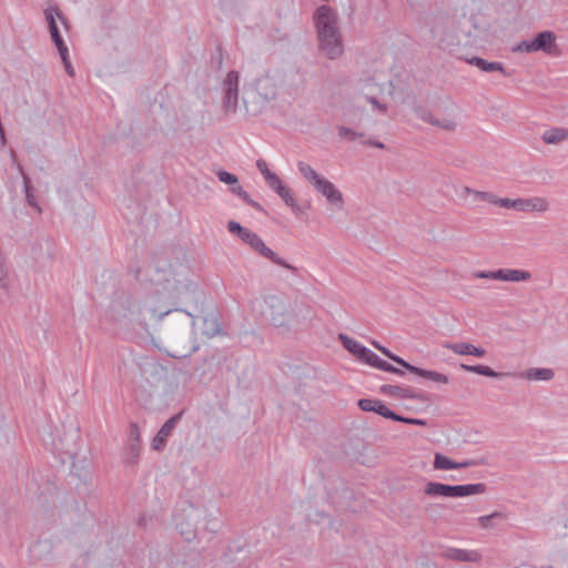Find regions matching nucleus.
<instances>
[{
  "mask_svg": "<svg viewBox=\"0 0 568 568\" xmlns=\"http://www.w3.org/2000/svg\"><path fill=\"white\" fill-rule=\"evenodd\" d=\"M373 413L379 414L381 416L389 419H394L395 414L390 410L386 405L383 404L382 400L376 399V405H374Z\"/></svg>",
  "mask_w": 568,
  "mask_h": 568,
  "instance_id": "36",
  "label": "nucleus"
},
{
  "mask_svg": "<svg viewBox=\"0 0 568 568\" xmlns=\"http://www.w3.org/2000/svg\"><path fill=\"white\" fill-rule=\"evenodd\" d=\"M243 190L244 189L239 184V181L236 184L230 185V191L236 196H239Z\"/></svg>",
  "mask_w": 568,
  "mask_h": 568,
  "instance_id": "55",
  "label": "nucleus"
},
{
  "mask_svg": "<svg viewBox=\"0 0 568 568\" xmlns=\"http://www.w3.org/2000/svg\"><path fill=\"white\" fill-rule=\"evenodd\" d=\"M53 43L60 54L61 60H65V58L69 57V49L64 43L63 39L61 38L60 40H57Z\"/></svg>",
  "mask_w": 568,
  "mask_h": 568,
  "instance_id": "47",
  "label": "nucleus"
},
{
  "mask_svg": "<svg viewBox=\"0 0 568 568\" xmlns=\"http://www.w3.org/2000/svg\"><path fill=\"white\" fill-rule=\"evenodd\" d=\"M387 372H388V373L396 374V375H400V376H403V375H404V371H402V369H399V368H397V367H395V366H393V365H392V369H388Z\"/></svg>",
  "mask_w": 568,
  "mask_h": 568,
  "instance_id": "57",
  "label": "nucleus"
},
{
  "mask_svg": "<svg viewBox=\"0 0 568 568\" xmlns=\"http://www.w3.org/2000/svg\"><path fill=\"white\" fill-rule=\"evenodd\" d=\"M506 515L500 511H495L490 515L480 516L477 518L478 524L484 529H491L496 526L497 520H504Z\"/></svg>",
  "mask_w": 568,
  "mask_h": 568,
  "instance_id": "27",
  "label": "nucleus"
},
{
  "mask_svg": "<svg viewBox=\"0 0 568 568\" xmlns=\"http://www.w3.org/2000/svg\"><path fill=\"white\" fill-rule=\"evenodd\" d=\"M190 268L186 265L179 264L176 268L170 266L168 275L163 276L165 282V288L174 293L176 297H181L184 294L191 293L193 296H197L201 292L196 285L190 280Z\"/></svg>",
  "mask_w": 568,
  "mask_h": 568,
  "instance_id": "4",
  "label": "nucleus"
},
{
  "mask_svg": "<svg viewBox=\"0 0 568 568\" xmlns=\"http://www.w3.org/2000/svg\"><path fill=\"white\" fill-rule=\"evenodd\" d=\"M363 363H366L373 367H376L383 372H387L388 369H392V364L387 363L386 361L382 359L377 354H375L373 351H368L367 356L365 357V361Z\"/></svg>",
  "mask_w": 568,
  "mask_h": 568,
  "instance_id": "28",
  "label": "nucleus"
},
{
  "mask_svg": "<svg viewBox=\"0 0 568 568\" xmlns=\"http://www.w3.org/2000/svg\"><path fill=\"white\" fill-rule=\"evenodd\" d=\"M394 417L395 418L393 420H396V422H402V423L412 424V425H419V426L426 425V420L419 419V418H409V417H404V416H400L397 414H395Z\"/></svg>",
  "mask_w": 568,
  "mask_h": 568,
  "instance_id": "45",
  "label": "nucleus"
},
{
  "mask_svg": "<svg viewBox=\"0 0 568 568\" xmlns=\"http://www.w3.org/2000/svg\"><path fill=\"white\" fill-rule=\"evenodd\" d=\"M414 112L416 113V115L423 120L424 122H427L429 124H433V121L435 119V116L432 114L430 111H428L427 109L420 106V105H416L414 108Z\"/></svg>",
  "mask_w": 568,
  "mask_h": 568,
  "instance_id": "40",
  "label": "nucleus"
},
{
  "mask_svg": "<svg viewBox=\"0 0 568 568\" xmlns=\"http://www.w3.org/2000/svg\"><path fill=\"white\" fill-rule=\"evenodd\" d=\"M437 555L446 560L458 562H479L483 555L477 549H462L450 546H439Z\"/></svg>",
  "mask_w": 568,
  "mask_h": 568,
  "instance_id": "6",
  "label": "nucleus"
},
{
  "mask_svg": "<svg viewBox=\"0 0 568 568\" xmlns=\"http://www.w3.org/2000/svg\"><path fill=\"white\" fill-rule=\"evenodd\" d=\"M366 100L376 109H378L381 112H386L387 106L383 103H381L375 97L366 95Z\"/></svg>",
  "mask_w": 568,
  "mask_h": 568,
  "instance_id": "52",
  "label": "nucleus"
},
{
  "mask_svg": "<svg viewBox=\"0 0 568 568\" xmlns=\"http://www.w3.org/2000/svg\"><path fill=\"white\" fill-rule=\"evenodd\" d=\"M337 132H338V135L342 139H345V140H348V141H354V140H356L358 138H363L364 136V133L356 132L355 130H353L351 128H347L345 125H339L337 128Z\"/></svg>",
  "mask_w": 568,
  "mask_h": 568,
  "instance_id": "33",
  "label": "nucleus"
},
{
  "mask_svg": "<svg viewBox=\"0 0 568 568\" xmlns=\"http://www.w3.org/2000/svg\"><path fill=\"white\" fill-rule=\"evenodd\" d=\"M374 405H376V399L362 398V399L358 400V407L363 412H373Z\"/></svg>",
  "mask_w": 568,
  "mask_h": 568,
  "instance_id": "48",
  "label": "nucleus"
},
{
  "mask_svg": "<svg viewBox=\"0 0 568 568\" xmlns=\"http://www.w3.org/2000/svg\"><path fill=\"white\" fill-rule=\"evenodd\" d=\"M514 52H535L534 41L523 40L516 47L513 48Z\"/></svg>",
  "mask_w": 568,
  "mask_h": 568,
  "instance_id": "42",
  "label": "nucleus"
},
{
  "mask_svg": "<svg viewBox=\"0 0 568 568\" xmlns=\"http://www.w3.org/2000/svg\"><path fill=\"white\" fill-rule=\"evenodd\" d=\"M10 156H11L13 165L17 168L18 172L21 174V176L23 179L24 194H26V200H27L28 204L30 206L34 207L38 212H41V207L39 206L37 197L33 193V187L31 185V181H30L29 176L26 174L23 168L18 163L17 155L13 150L10 151Z\"/></svg>",
  "mask_w": 568,
  "mask_h": 568,
  "instance_id": "13",
  "label": "nucleus"
},
{
  "mask_svg": "<svg viewBox=\"0 0 568 568\" xmlns=\"http://www.w3.org/2000/svg\"><path fill=\"white\" fill-rule=\"evenodd\" d=\"M318 53L328 60H339L345 45L337 12L327 4L320 6L313 13Z\"/></svg>",
  "mask_w": 568,
  "mask_h": 568,
  "instance_id": "1",
  "label": "nucleus"
},
{
  "mask_svg": "<svg viewBox=\"0 0 568 568\" xmlns=\"http://www.w3.org/2000/svg\"><path fill=\"white\" fill-rule=\"evenodd\" d=\"M478 463L474 459H467L463 462H454L447 456L436 453L434 457L433 466L438 470H448V469H462L471 466H476Z\"/></svg>",
  "mask_w": 568,
  "mask_h": 568,
  "instance_id": "12",
  "label": "nucleus"
},
{
  "mask_svg": "<svg viewBox=\"0 0 568 568\" xmlns=\"http://www.w3.org/2000/svg\"><path fill=\"white\" fill-rule=\"evenodd\" d=\"M495 205H498L500 207H504V209H511V210H515L517 209V199H508V197H498L496 195V202H494Z\"/></svg>",
  "mask_w": 568,
  "mask_h": 568,
  "instance_id": "41",
  "label": "nucleus"
},
{
  "mask_svg": "<svg viewBox=\"0 0 568 568\" xmlns=\"http://www.w3.org/2000/svg\"><path fill=\"white\" fill-rule=\"evenodd\" d=\"M363 143L367 144V145H371V146H374V148H378V149H384L385 148L384 143H382L379 141H376V140H367V141H364Z\"/></svg>",
  "mask_w": 568,
  "mask_h": 568,
  "instance_id": "56",
  "label": "nucleus"
},
{
  "mask_svg": "<svg viewBox=\"0 0 568 568\" xmlns=\"http://www.w3.org/2000/svg\"><path fill=\"white\" fill-rule=\"evenodd\" d=\"M141 444H125V450H124V462L128 464V465H133L135 464L139 458H140V454H141Z\"/></svg>",
  "mask_w": 568,
  "mask_h": 568,
  "instance_id": "29",
  "label": "nucleus"
},
{
  "mask_svg": "<svg viewBox=\"0 0 568 568\" xmlns=\"http://www.w3.org/2000/svg\"><path fill=\"white\" fill-rule=\"evenodd\" d=\"M381 392L385 395H388L392 397H397L400 399L417 398V396L415 395V393L412 388L399 386V385H383L381 387Z\"/></svg>",
  "mask_w": 568,
  "mask_h": 568,
  "instance_id": "19",
  "label": "nucleus"
},
{
  "mask_svg": "<svg viewBox=\"0 0 568 568\" xmlns=\"http://www.w3.org/2000/svg\"><path fill=\"white\" fill-rule=\"evenodd\" d=\"M49 31H50V36H51L52 42H54L57 40H60L62 38L58 27L57 28H51Z\"/></svg>",
  "mask_w": 568,
  "mask_h": 568,
  "instance_id": "54",
  "label": "nucleus"
},
{
  "mask_svg": "<svg viewBox=\"0 0 568 568\" xmlns=\"http://www.w3.org/2000/svg\"><path fill=\"white\" fill-rule=\"evenodd\" d=\"M142 313V306L139 302L132 300L126 301V312L124 316L139 317Z\"/></svg>",
  "mask_w": 568,
  "mask_h": 568,
  "instance_id": "35",
  "label": "nucleus"
},
{
  "mask_svg": "<svg viewBox=\"0 0 568 568\" xmlns=\"http://www.w3.org/2000/svg\"><path fill=\"white\" fill-rule=\"evenodd\" d=\"M432 125L438 126L439 129H443V130L449 131V132L454 131L457 128L456 121L450 118H444V119L435 118Z\"/></svg>",
  "mask_w": 568,
  "mask_h": 568,
  "instance_id": "34",
  "label": "nucleus"
},
{
  "mask_svg": "<svg viewBox=\"0 0 568 568\" xmlns=\"http://www.w3.org/2000/svg\"><path fill=\"white\" fill-rule=\"evenodd\" d=\"M297 169L301 175L310 182L313 187L321 193L326 201L337 209L344 205V197L342 192L335 186L334 183L320 175L310 164L300 161Z\"/></svg>",
  "mask_w": 568,
  "mask_h": 568,
  "instance_id": "2",
  "label": "nucleus"
},
{
  "mask_svg": "<svg viewBox=\"0 0 568 568\" xmlns=\"http://www.w3.org/2000/svg\"><path fill=\"white\" fill-rule=\"evenodd\" d=\"M464 22L468 24L467 28L458 29L454 36L447 34L445 38H442L440 42L443 45H445L446 48L460 45L463 42V38L466 39L465 43L468 42V39L473 36L471 29L474 26L471 24L469 19L464 18Z\"/></svg>",
  "mask_w": 568,
  "mask_h": 568,
  "instance_id": "15",
  "label": "nucleus"
},
{
  "mask_svg": "<svg viewBox=\"0 0 568 568\" xmlns=\"http://www.w3.org/2000/svg\"><path fill=\"white\" fill-rule=\"evenodd\" d=\"M449 485L429 481L425 486V494L433 497H448Z\"/></svg>",
  "mask_w": 568,
  "mask_h": 568,
  "instance_id": "26",
  "label": "nucleus"
},
{
  "mask_svg": "<svg viewBox=\"0 0 568 568\" xmlns=\"http://www.w3.org/2000/svg\"><path fill=\"white\" fill-rule=\"evenodd\" d=\"M256 168L258 169L261 174L264 176L267 185L278 178L277 174L270 171L267 163L264 160H257Z\"/></svg>",
  "mask_w": 568,
  "mask_h": 568,
  "instance_id": "32",
  "label": "nucleus"
},
{
  "mask_svg": "<svg viewBox=\"0 0 568 568\" xmlns=\"http://www.w3.org/2000/svg\"><path fill=\"white\" fill-rule=\"evenodd\" d=\"M44 17L48 22L49 30L51 28H57L55 19L58 18L62 23H65V18L62 16L61 11L57 6L49 7L44 10Z\"/></svg>",
  "mask_w": 568,
  "mask_h": 568,
  "instance_id": "30",
  "label": "nucleus"
},
{
  "mask_svg": "<svg viewBox=\"0 0 568 568\" xmlns=\"http://www.w3.org/2000/svg\"><path fill=\"white\" fill-rule=\"evenodd\" d=\"M181 534L185 535L186 540H191L195 536V534L193 531L184 532L183 530H181Z\"/></svg>",
  "mask_w": 568,
  "mask_h": 568,
  "instance_id": "58",
  "label": "nucleus"
},
{
  "mask_svg": "<svg viewBox=\"0 0 568 568\" xmlns=\"http://www.w3.org/2000/svg\"><path fill=\"white\" fill-rule=\"evenodd\" d=\"M473 201L474 202L483 201V202L494 204V202H496V194L493 192L475 190Z\"/></svg>",
  "mask_w": 568,
  "mask_h": 568,
  "instance_id": "37",
  "label": "nucleus"
},
{
  "mask_svg": "<svg viewBox=\"0 0 568 568\" xmlns=\"http://www.w3.org/2000/svg\"><path fill=\"white\" fill-rule=\"evenodd\" d=\"M474 192L475 190L469 187V186H463L460 187L458 191H457V194L458 196L462 199V200H467L469 196H474Z\"/></svg>",
  "mask_w": 568,
  "mask_h": 568,
  "instance_id": "50",
  "label": "nucleus"
},
{
  "mask_svg": "<svg viewBox=\"0 0 568 568\" xmlns=\"http://www.w3.org/2000/svg\"><path fill=\"white\" fill-rule=\"evenodd\" d=\"M62 62H63V65H64L65 72H67L70 77H74V74H75V73H74V69H73V67H72V64H71V62H70L69 57H68V58H65V60H62Z\"/></svg>",
  "mask_w": 568,
  "mask_h": 568,
  "instance_id": "53",
  "label": "nucleus"
},
{
  "mask_svg": "<svg viewBox=\"0 0 568 568\" xmlns=\"http://www.w3.org/2000/svg\"><path fill=\"white\" fill-rule=\"evenodd\" d=\"M406 369L409 371L410 373H414V374H416L418 376L428 378V379L434 381L436 383L447 384L448 381H449L448 377L446 375L442 374V373H438V372H435V371L423 369V368L413 366L409 363L407 364Z\"/></svg>",
  "mask_w": 568,
  "mask_h": 568,
  "instance_id": "22",
  "label": "nucleus"
},
{
  "mask_svg": "<svg viewBox=\"0 0 568 568\" xmlns=\"http://www.w3.org/2000/svg\"><path fill=\"white\" fill-rule=\"evenodd\" d=\"M225 97L223 99V108L225 111L234 112L237 106L239 99V73L230 71L223 82Z\"/></svg>",
  "mask_w": 568,
  "mask_h": 568,
  "instance_id": "7",
  "label": "nucleus"
},
{
  "mask_svg": "<svg viewBox=\"0 0 568 568\" xmlns=\"http://www.w3.org/2000/svg\"><path fill=\"white\" fill-rule=\"evenodd\" d=\"M217 178L219 180L222 182V183H225V184H229V185H233V184H236V182L239 181L236 175L227 172V171H219L217 172Z\"/></svg>",
  "mask_w": 568,
  "mask_h": 568,
  "instance_id": "43",
  "label": "nucleus"
},
{
  "mask_svg": "<svg viewBox=\"0 0 568 568\" xmlns=\"http://www.w3.org/2000/svg\"><path fill=\"white\" fill-rule=\"evenodd\" d=\"M556 40V36L551 31L539 32L532 40L536 51H544L549 53Z\"/></svg>",
  "mask_w": 568,
  "mask_h": 568,
  "instance_id": "21",
  "label": "nucleus"
},
{
  "mask_svg": "<svg viewBox=\"0 0 568 568\" xmlns=\"http://www.w3.org/2000/svg\"><path fill=\"white\" fill-rule=\"evenodd\" d=\"M0 288L8 290L9 288V277L8 270L4 264V258L0 254Z\"/></svg>",
  "mask_w": 568,
  "mask_h": 568,
  "instance_id": "39",
  "label": "nucleus"
},
{
  "mask_svg": "<svg viewBox=\"0 0 568 568\" xmlns=\"http://www.w3.org/2000/svg\"><path fill=\"white\" fill-rule=\"evenodd\" d=\"M170 312H171L170 310H166V311L161 313V316H164V315L169 314Z\"/></svg>",
  "mask_w": 568,
  "mask_h": 568,
  "instance_id": "59",
  "label": "nucleus"
},
{
  "mask_svg": "<svg viewBox=\"0 0 568 568\" xmlns=\"http://www.w3.org/2000/svg\"><path fill=\"white\" fill-rule=\"evenodd\" d=\"M255 232L248 230V229H244L243 230V233H241V235H237L244 243L246 244H250L252 242V239L255 236Z\"/></svg>",
  "mask_w": 568,
  "mask_h": 568,
  "instance_id": "51",
  "label": "nucleus"
},
{
  "mask_svg": "<svg viewBox=\"0 0 568 568\" xmlns=\"http://www.w3.org/2000/svg\"><path fill=\"white\" fill-rule=\"evenodd\" d=\"M460 368L465 372L476 373L486 377L499 378L509 375L508 373L496 372L489 366L485 365H467L460 364Z\"/></svg>",
  "mask_w": 568,
  "mask_h": 568,
  "instance_id": "23",
  "label": "nucleus"
},
{
  "mask_svg": "<svg viewBox=\"0 0 568 568\" xmlns=\"http://www.w3.org/2000/svg\"><path fill=\"white\" fill-rule=\"evenodd\" d=\"M475 278H485L504 282H526L531 278V273L517 268H499L495 271H477L473 274Z\"/></svg>",
  "mask_w": 568,
  "mask_h": 568,
  "instance_id": "5",
  "label": "nucleus"
},
{
  "mask_svg": "<svg viewBox=\"0 0 568 568\" xmlns=\"http://www.w3.org/2000/svg\"><path fill=\"white\" fill-rule=\"evenodd\" d=\"M373 346L375 348H377L379 352H382L385 356H387L389 359H392L393 362L397 363L398 365H400L402 367L406 368L407 366V362L404 361L403 358H400L399 356L393 354L389 349H387L386 347L382 346L378 342L376 341H373L372 342Z\"/></svg>",
  "mask_w": 568,
  "mask_h": 568,
  "instance_id": "31",
  "label": "nucleus"
},
{
  "mask_svg": "<svg viewBox=\"0 0 568 568\" xmlns=\"http://www.w3.org/2000/svg\"><path fill=\"white\" fill-rule=\"evenodd\" d=\"M568 139V130L562 128H551L542 134V141L547 144L560 143Z\"/></svg>",
  "mask_w": 568,
  "mask_h": 568,
  "instance_id": "25",
  "label": "nucleus"
},
{
  "mask_svg": "<svg viewBox=\"0 0 568 568\" xmlns=\"http://www.w3.org/2000/svg\"><path fill=\"white\" fill-rule=\"evenodd\" d=\"M487 487L484 483L467 484V485H449L448 497L460 498L471 495H479L486 491Z\"/></svg>",
  "mask_w": 568,
  "mask_h": 568,
  "instance_id": "14",
  "label": "nucleus"
},
{
  "mask_svg": "<svg viewBox=\"0 0 568 568\" xmlns=\"http://www.w3.org/2000/svg\"><path fill=\"white\" fill-rule=\"evenodd\" d=\"M268 186L291 207L294 213H301V207L297 204L291 189L283 183L280 176L274 180Z\"/></svg>",
  "mask_w": 568,
  "mask_h": 568,
  "instance_id": "11",
  "label": "nucleus"
},
{
  "mask_svg": "<svg viewBox=\"0 0 568 568\" xmlns=\"http://www.w3.org/2000/svg\"><path fill=\"white\" fill-rule=\"evenodd\" d=\"M444 347L453 351L457 355H473L475 357H484L486 355V349L466 342L446 343Z\"/></svg>",
  "mask_w": 568,
  "mask_h": 568,
  "instance_id": "16",
  "label": "nucleus"
},
{
  "mask_svg": "<svg viewBox=\"0 0 568 568\" xmlns=\"http://www.w3.org/2000/svg\"><path fill=\"white\" fill-rule=\"evenodd\" d=\"M256 253L262 255L263 257L270 260L274 264L282 266L286 270H290L292 272H296V267L284 261L282 257L278 256L277 253H275L272 248H270L264 241L261 239L258 234H255V236L252 239V242L248 244Z\"/></svg>",
  "mask_w": 568,
  "mask_h": 568,
  "instance_id": "8",
  "label": "nucleus"
},
{
  "mask_svg": "<svg viewBox=\"0 0 568 568\" xmlns=\"http://www.w3.org/2000/svg\"><path fill=\"white\" fill-rule=\"evenodd\" d=\"M469 64L476 65L484 72H495L498 71L504 75H508V72L505 70L504 65L500 62H489L479 57H473L468 60Z\"/></svg>",
  "mask_w": 568,
  "mask_h": 568,
  "instance_id": "20",
  "label": "nucleus"
},
{
  "mask_svg": "<svg viewBox=\"0 0 568 568\" xmlns=\"http://www.w3.org/2000/svg\"><path fill=\"white\" fill-rule=\"evenodd\" d=\"M549 209V202L547 199L541 196H532V197H519L517 199V209L516 211L523 213H544Z\"/></svg>",
  "mask_w": 568,
  "mask_h": 568,
  "instance_id": "9",
  "label": "nucleus"
},
{
  "mask_svg": "<svg viewBox=\"0 0 568 568\" xmlns=\"http://www.w3.org/2000/svg\"><path fill=\"white\" fill-rule=\"evenodd\" d=\"M128 444H141L140 429L136 423H132L129 428Z\"/></svg>",
  "mask_w": 568,
  "mask_h": 568,
  "instance_id": "38",
  "label": "nucleus"
},
{
  "mask_svg": "<svg viewBox=\"0 0 568 568\" xmlns=\"http://www.w3.org/2000/svg\"><path fill=\"white\" fill-rule=\"evenodd\" d=\"M521 377L528 381H550L554 378L555 373L551 368H529L520 374Z\"/></svg>",
  "mask_w": 568,
  "mask_h": 568,
  "instance_id": "24",
  "label": "nucleus"
},
{
  "mask_svg": "<svg viewBox=\"0 0 568 568\" xmlns=\"http://www.w3.org/2000/svg\"><path fill=\"white\" fill-rule=\"evenodd\" d=\"M202 334L207 338H213L222 334V327L217 316L214 313L207 314L202 320Z\"/></svg>",
  "mask_w": 568,
  "mask_h": 568,
  "instance_id": "18",
  "label": "nucleus"
},
{
  "mask_svg": "<svg viewBox=\"0 0 568 568\" xmlns=\"http://www.w3.org/2000/svg\"><path fill=\"white\" fill-rule=\"evenodd\" d=\"M53 43L60 54L61 60H65V58L69 57V49L64 43L63 39L61 38L60 40H57Z\"/></svg>",
  "mask_w": 568,
  "mask_h": 568,
  "instance_id": "46",
  "label": "nucleus"
},
{
  "mask_svg": "<svg viewBox=\"0 0 568 568\" xmlns=\"http://www.w3.org/2000/svg\"><path fill=\"white\" fill-rule=\"evenodd\" d=\"M239 197H240V199H242L246 204H248L250 206H252V207H253V209H255L256 211H258V212H264L263 206H262L258 202L254 201V200L248 195V193H247L245 190H243V191H242V193L239 195Z\"/></svg>",
  "mask_w": 568,
  "mask_h": 568,
  "instance_id": "44",
  "label": "nucleus"
},
{
  "mask_svg": "<svg viewBox=\"0 0 568 568\" xmlns=\"http://www.w3.org/2000/svg\"><path fill=\"white\" fill-rule=\"evenodd\" d=\"M179 419H180V414H176V415L172 416L171 418H169L161 426V428L159 429V432L152 439L151 446L154 450L163 449V447L165 446V444L168 442V438L172 435L173 429H174L176 423L179 422Z\"/></svg>",
  "mask_w": 568,
  "mask_h": 568,
  "instance_id": "10",
  "label": "nucleus"
},
{
  "mask_svg": "<svg viewBox=\"0 0 568 568\" xmlns=\"http://www.w3.org/2000/svg\"><path fill=\"white\" fill-rule=\"evenodd\" d=\"M245 227H243L239 222L236 221H229L227 223V230L230 233L232 234H236V235H241V233H243V230Z\"/></svg>",
  "mask_w": 568,
  "mask_h": 568,
  "instance_id": "49",
  "label": "nucleus"
},
{
  "mask_svg": "<svg viewBox=\"0 0 568 568\" xmlns=\"http://www.w3.org/2000/svg\"><path fill=\"white\" fill-rule=\"evenodd\" d=\"M338 339L342 342L343 346L357 359L362 362L365 361V357L367 356L369 348L365 347L364 345L348 337L345 334H339Z\"/></svg>",
  "mask_w": 568,
  "mask_h": 568,
  "instance_id": "17",
  "label": "nucleus"
},
{
  "mask_svg": "<svg viewBox=\"0 0 568 568\" xmlns=\"http://www.w3.org/2000/svg\"><path fill=\"white\" fill-rule=\"evenodd\" d=\"M261 313L263 318L272 326L284 331L290 329L292 308L285 297L278 295L265 297Z\"/></svg>",
  "mask_w": 568,
  "mask_h": 568,
  "instance_id": "3",
  "label": "nucleus"
}]
</instances>
